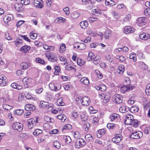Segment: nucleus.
<instances>
[{"instance_id":"1","label":"nucleus","mask_w":150,"mask_h":150,"mask_svg":"<svg viewBox=\"0 0 150 150\" xmlns=\"http://www.w3.org/2000/svg\"><path fill=\"white\" fill-rule=\"evenodd\" d=\"M135 88V86L132 85L127 84L126 85L122 86L120 89V91L122 93H125L132 91Z\"/></svg>"},{"instance_id":"2","label":"nucleus","mask_w":150,"mask_h":150,"mask_svg":"<svg viewBox=\"0 0 150 150\" xmlns=\"http://www.w3.org/2000/svg\"><path fill=\"white\" fill-rule=\"evenodd\" d=\"M86 144V143L84 140L82 138H80L76 140L75 146L77 148L79 149L81 147L84 146Z\"/></svg>"},{"instance_id":"3","label":"nucleus","mask_w":150,"mask_h":150,"mask_svg":"<svg viewBox=\"0 0 150 150\" xmlns=\"http://www.w3.org/2000/svg\"><path fill=\"white\" fill-rule=\"evenodd\" d=\"M49 87L51 88V90L55 91H58L60 90L61 85L59 83H50L49 85Z\"/></svg>"},{"instance_id":"4","label":"nucleus","mask_w":150,"mask_h":150,"mask_svg":"<svg viewBox=\"0 0 150 150\" xmlns=\"http://www.w3.org/2000/svg\"><path fill=\"white\" fill-rule=\"evenodd\" d=\"M122 97L119 94H115L113 97V100L115 103L120 104L123 100Z\"/></svg>"},{"instance_id":"5","label":"nucleus","mask_w":150,"mask_h":150,"mask_svg":"<svg viewBox=\"0 0 150 150\" xmlns=\"http://www.w3.org/2000/svg\"><path fill=\"white\" fill-rule=\"evenodd\" d=\"M55 54L54 53H50L46 54V57L50 62H55L57 61V58L55 56Z\"/></svg>"},{"instance_id":"6","label":"nucleus","mask_w":150,"mask_h":150,"mask_svg":"<svg viewBox=\"0 0 150 150\" xmlns=\"http://www.w3.org/2000/svg\"><path fill=\"white\" fill-rule=\"evenodd\" d=\"M12 128L14 129L17 130L19 132H21L23 129L22 124L19 122H16L13 124Z\"/></svg>"},{"instance_id":"7","label":"nucleus","mask_w":150,"mask_h":150,"mask_svg":"<svg viewBox=\"0 0 150 150\" xmlns=\"http://www.w3.org/2000/svg\"><path fill=\"white\" fill-rule=\"evenodd\" d=\"M133 118V116L130 114L126 115L124 120L125 124L127 125H131Z\"/></svg>"},{"instance_id":"8","label":"nucleus","mask_w":150,"mask_h":150,"mask_svg":"<svg viewBox=\"0 0 150 150\" xmlns=\"http://www.w3.org/2000/svg\"><path fill=\"white\" fill-rule=\"evenodd\" d=\"M142 136V133L140 131L135 132L132 133L130 136L131 139H137L140 138Z\"/></svg>"},{"instance_id":"9","label":"nucleus","mask_w":150,"mask_h":150,"mask_svg":"<svg viewBox=\"0 0 150 150\" xmlns=\"http://www.w3.org/2000/svg\"><path fill=\"white\" fill-rule=\"evenodd\" d=\"M147 19L144 17H140L137 20V23L139 26H142L146 24Z\"/></svg>"},{"instance_id":"10","label":"nucleus","mask_w":150,"mask_h":150,"mask_svg":"<svg viewBox=\"0 0 150 150\" xmlns=\"http://www.w3.org/2000/svg\"><path fill=\"white\" fill-rule=\"evenodd\" d=\"M110 118L112 121H119L120 120V115L116 113H112L110 116Z\"/></svg>"},{"instance_id":"11","label":"nucleus","mask_w":150,"mask_h":150,"mask_svg":"<svg viewBox=\"0 0 150 150\" xmlns=\"http://www.w3.org/2000/svg\"><path fill=\"white\" fill-rule=\"evenodd\" d=\"M34 5L36 8H41L43 7V2L42 0H35Z\"/></svg>"},{"instance_id":"12","label":"nucleus","mask_w":150,"mask_h":150,"mask_svg":"<svg viewBox=\"0 0 150 150\" xmlns=\"http://www.w3.org/2000/svg\"><path fill=\"white\" fill-rule=\"evenodd\" d=\"M7 80L6 78L1 75L0 76V85L2 86H6L7 84Z\"/></svg>"},{"instance_id":"13","label":"nucleus","mask_w":150,"mask_h":150,"mask_svg":"<svg viewBox=\"0 0 150 150\" xmlns=\"http://www.w3.org/2000/svg\"><path fill=\"white\" fill-rule=\"evenodd\" d=\"M90 102L89 98L87 96L83 98L82 99V104L84 106L88 105Z\"/></svg>"},{"instance_id":"14","label":"nucleus","mask_w":150,"mask_h":150,"mask_svg":"<svg viewBox=\"0 0 150 150\" xmlns=\"http://www.w3.org/2000/svg\"><path fill=\"white\" fill-rule=\"evenodd\" d=\"M139 37L141 39L145 40L150 38V35L148 33H143L140 34Z\"/></svg>"},{"instance_id":"15","label":"nucleus","mask_w":150,"mask_h":150,"mask_svg":"<svg viewBox=\"0 0 150 150\" xmlns=\"http://www.w3.org/2000/svg\"><path fill=\"white\" fill-rule=\"evenodd\" d=\"M25 87L27 88L28 87V85L32 81L31 79L30 78H28L27 77H24L23 80Z\"/></svg>"},{"instance_id":"16","label":"nucleus","mask_w":150,"mask_h":150,"mask_svg":"<svg viewBox=\"0 0 150 150\" xmlns=\"http://www.w3.org/2000/svg\"><path fill=\"white\" fill-rule=\"evenodd\" d=\"M25 109L28 111H34L35 110V107L32 104H27L25 106Z\"/></svg>"},{"instance_id":"17","label":"nucleus","mask_w":150,"mask_h":150,"mask_svg":"<svg viewBox=\"0 0 150 150\" xmlns=\"http://www.w3.org/2000/svg\"><path fill=\"white\" fill-rule=\"evenodd\" d=\"M134 32V30L130 26H126L124 28V32L125 33H132Z\"/></svg>"},{"instance_id":"18","label":"nucleus","mask_w":150,"mask_h":150,"mask_svg":"<svg viewBox=\"0 0 150 150\" xmlns=\"http://www.w3.org/2000/svg\"><path fill=\"white\" fill-rule=\"evenodd\" d=\"M138 66L141 69L146 70L148 68V67L145 63L142 62H137Z\"/></svg>"},{"instance_id":"19","label":"nucleus","mask_w":150,"mask_h":150,"mask_svg":"<svg viewBox=\"0 0 150 150\" xmlns=\"http://www.w3.org/2000/svg\"><path fill=\"white\" fill-rule=\"evenodd\" d=\"M106 130L104 129H100L98 130V132L97 133V135L98 138H100L105 134L106 132Z\"/></svg>"},{"instance_id":"20","label":"nucleus","mask_w":150,"mask_h":150,"mask_svg":"<svg viewBox=\"0 0 150 150\" xmlns=\"http://www.w3.org/2000/svg\"><path fill=\"white\" fill-rule=\"evenodd\" d=\"M28 127L29 129H31L34 126V124L35 123V120L33 119H29L28 120Z\"/></svg>"},{"instance_id":"21","label":"nucleus","mask_w":150,"mask_h":150,"mask_svg":"<svg viewBox=\"0 0 150 150\" xmlns=\"http://www.w3.org/2000/svg\"><path fill=\"white\" fill-rule=\"evenodd\" d=\"M3 19L5 23L8 22V21L13 19V16L11 14L7 15L4 16Z\"/></svg>"},{"instance_id":"22","label":"nucleus","mask_w":150,"mask_h":150,"mask_svg":"<svg viewBox=\"0 0 150 150\" xmlns=\"http://www.w3.org/2000/svg\"><path fill=\"white\" fill-rule=\"evenodd\" d=\"M80 82L81 83L86 85H88L89 83L88 79L86 77L82 78L80 80Z\"/></svg>"},{"instance_id":"23","label":"nucleus","mask_w":150,"mask_h":150,"mask_svg":"<svg viewBox=\"0 0 150 150\" xmlns=\"http://www.w3.org/2000/svg\"><path fill=\"white\" fill-rule=\"evenodd\" d=\"M95 88H96L97 90H100L102 91H105L106 89L105 85L103 84H100L98 86H96Z\"/></svg>"},{"instance_id":"24","label":"nucleus","mask_w":150,"mask_h":150,"mask_svg":"<svg viewBox=\"0 0 150 150\" xmlns=\"http://www.w3.org/2000/svg\"><path fill=\"white\" fill-rule=\"evenodd\" d=\"M129 110L128 107L127 106L122 105L119 108V111L122 113H124L128 111Z\"/></svg>"},{"instance_id":"25","label":"nucleus","mask_w":150,"mask_h":150,"mask_svg":"<svg viewBox=\"0 0 150 150\" xmlns=\"http://www.w3.org/2000/svg\"><path fill=\"white\" fill-rule=\"evenodd\" d=\"M125 71L124 66L123 65L121 64L119 67L118 69L117 70V72L120 74H122Z\"/></svg>"},{"instance_id":"26","label":"nucleus","mask_w":150,"mask_h":150,"mask_svg":"<svg viewBox=\"0 0 150 150\" xmlns=\"http://www.w3.org/2000/svg\"><path fill=\"white\" fill-rule=\"evenodd\" d=\"M30 49V47L28 45H25L22 46L21 48V51L24 53H27Z\"/></svg>"},{"instance_id":"27","label":"nucleus","mask_w":150,"mask_h":150,"mask_svg":"<svg viewBox=\"0 0 150 150\" xmlns=\"http://www.w3.org/2000/svg\"><path fill=\"white\" fill-rule=\"evenodd\" d=\"M80 26L81 28L83 29L86 28L88 25V23L87 21H81L80 23Z\"/></svg>"},{"instance_id":"28","label":"nucleus","mask_w":150,"mask_h":150,"mask_svg":"<svg viewBox=\"0 0 150 150\" xmlns=\"http://www.w3.org/2000/svg\"><path fill=\"white\" fill-rule=\"evenodd\" d=\"M111 35V31L110 30H106L104 34L105 38L106 39H108Z\"/></svg>"},{"instance_id":"29","label":"nucleus","mask_w":150,"mask_h":150,"mask_svg":"<svg viewBox=\"0 0 150 150\" xmlns=\"http://www.w3.org/2000/svg\"><path fill=\"white\" fill-rule=\"evenodd\" d=\"M21 5L18 3H16L15 5V8L16 10L18 12H21L22 8Z\"/></svg>"},{"instance_id":"30","label":"nucleus","mask_w":150,"mask_h":150,"mask_svg":"<svg viewBox=\"0 0 150 150\" xmlns=\"http://www.w3.org/2000/svg\"><path fill=\"white\" fill-rule=\"evenodd\" d=\"M91 121L92 123L95 124V125H96L98 124L99 118L97 117L93 116L91 119Z\"/></svg>"},{"instance_id":"31","label":"nucleus","mask_w":150,"mask_h":150,"mask_svg":"<svg viewBox=\"0 0 150 150\" xmlns=\"http://www.w3.org/2000/svg\"><path fill=\"white\" fill-rule=\"evenodd\" d=\"M57 118L60 120L62 122H63L66 119V116L64 114H61L58 115Z\"/></svg>"},{"instance_id":"32","label":"nucleus","mask_w":150,"mask_h":150,"mask_svg":"<svg viewBox=\"0 0 150 150\" xmlns=\"http://www.w3.org/2000/svg\"><path fill=\"white\" fill-rule=\"evenodd\" d=\"M105 4L106 5H110V6H112L114 5L115 3L112 0H106Z\"/></svg>"},{"instance_id":"33","label":"nucleus","mask_w":150,"mask_h":150,"mask_svg":"<svg viewBox=\"0 0 150 150\" xmlns=\"http://www.w3.org/2000/svg\"><path fill=\"white\" fill-rule=\"evenodd\" d=\"M63 139L65 140V142L67 144L70 143L71 141V139L69 136H62Z\"/></svg>"},{"instance_id":"34","label":"nucleus","mask_w":150,"mask_h":150,"mask_svg":"<svg viewBox=\"0 0 150 150\" xmlns=\"http://www.w3.org/2000/svg\"><path fill=\"white\" fill-rule=\"evenodd\" d=\"M15 45L17 47H19L21 46L23 43V41L21 39H18L14 41Z\"/></svg>"},{"instance_id":"35","label":"nucleus","mask_w":150,"mask_h":150,"mask_svg":"<svg viewBox=\"0 0 150 150\" xmlns=\"http://www.w3.org/2000/svg\"><path fill=\"white\" fill-rule=\"evenodd\" d=\"M85 138L87 141L89 142L93 140V137L91 134H87L85 136Z\"/></svg>"},{"instance_id":"36","label":"nucleus","mask_w":150,"mask_h":150,"mask_svg":"<svg viewBox=\"0 0 150 150\" xmlns=\"http://www.w3.org/2000/svg\"><path fill=\"white\" fill-rule=\"evenodd\" d=\"M79 15V13L76 11H74L71 13V17L72 18L75 19L78 17Z\"/></svg>"},{"instance_id":"37","label":"nucleus","mask_w":150,"mask_h":150,"mask_svg":"<svg viewBox=\"0 0 150 150\" xmlns=\"http://www.w3.org/2000/svg\"><path fill=\"white\" fill-rule=\"evenodd\" d=\"M23 110L22 109H17L14 111V114L17 115H21L23 113Z\"/></svg>"},{"instance_id":"38","label":"nucleus","mask_w":150,"mask_h":150,"mask_svg":"<svg viewBox=\"0 0 150 150\" xmlns=\"http://www.w3.org/2000/svg\"><path fill=\"white\" fill-rule=\"evenodd\" d=\"M3 108L5 110L7 111H9L11 110L13 108L12 106L8 105L6 104H4L3 105Z\"/></svg>"},{"instance_id":"39","label":"nucleus","mask_w":150,"mask_h":150,"mask_svg":"<svg viewBox=\"0 0 150 150\" xmlns=\"http://www.w3.org/2000/svg\"><path fill=\"white\" fill-rule=\"evenodd\" d=\"M20 66L22 69H26L28 68V64L26 62H23L21 64Z\"/></svg>"},{"instance_id":"40","label":"nucleus","mask_w":150,"mask_h":150,"mask_svg":"<svg viewBox=\"0 0 150 150\" xmlns=\"http://www.w3.org/2000/svg\"><path fill=\"white\" fill-rule=\"evenodd\" d=\"M130 111L132 112H135L138 111L139 108L136 106H132L130 109Z\"/></svg>"},{"instance_id":"41","label":"nucleus","mask_w":150,"mask_h":150,"mask_svg":"<svg viewBox=\"0 0 150 150\" xmlns=\"http://www.w3.org/2000/svg\"><path fill=\"white\" fill-rule=\"evenodd\" d=\"M56 104L58 106H63L64 105V103L63 102V99L62 98H60L57 100Z\"/></svg>"},{"instance_id":"42","label":"nucleus","mask_w":150,"mask_h":150,"mask_svg":"<svg viewBox=\"0 0 150 150\" xmlns=\"http://www.w3.org/2000/svg\"><path fill=\"white\" fill-rule=\"evenodd\" d=\"M30 37L31 39H35L37 36V33H35V31H31L30 33Z\"/></svg>"},{"instance_id":"43","label":"nucleus","mask_w":150,"mask_h":150,"mask_svg":"<svg viewBox=\"0 0 150 150\" xmlns=\"http://www.w3.org/2000/svg\"><path fill=\"white\" fill-rule=\"evenodd\" d=\"M95 55L91 52H89L88 54V56L87 57V60L88 61H91L92 59L94 58Z\"/></svg>"},{"instance_id":"44","label":"nucleus","mask_w":150,"mask_h":150,"mask_svg":"<svg viewBox=\"0 0 150 150\" xmlns=\"http://www.w3.org/2000/svg\"><path fill=\"white\" fill-rule=\"evenodd\" d=\"M66 46L64 44H62L60 46L59 52L60 53L63 52L65 50Z\"/></svg>"},{"instance_id":"45","label":"nucleus","mask_w":150,"mask_h":150,"mask_svg":"<svg viewBox=\"0 0 150 150\" xmlns=\"http://www.w3.org/2000/svg\"><path fill=\"white\" fill-rule=\"evenodd\" d=\"M55 71L54 72V74L56 75H59V73L60 71V67L57 66H55L54 68Z\"/></svg>"},{"instance_id":"46","label":"nucleus","mask_w":150,"mask_h":150,"mask_svg":"<svg viewBox=\"0 0 150 150\" xmlns=\"http://www.w3.org/2000/svg\"><path fill=\"white\" fill-rule=\"evenodd\" d=\"M80 117L82 121H85L87 120L88 117V116L87 115H86L83 113L80 115Z\"/></svg>"},{"instance_id":"47","label":"nucleus","mask_w":150,"mask_h":150,"mask_svg":"<svg viewBox=\"0 0 150 150\" xmlns=\"http://www.w3.org/2000/svg\"><path fill=\"white\" fill-rule=\"evenodd\" d=\"M77 62L78 64L80 66H82L85 63L84 61L80 58H77Z\"/></svg>"},{"instance_id":"48","label":"nucleus","mask_w":150,"mask_h":150,"mask_svg":"<svg viewBox=\"0 0 150 150\" xmlns=\"http://www.w3.org/2000/svg\"><path fill=\"white\" fill-rule=\"evenodd\" d=\"M129 58L132 59L134 62H136L137 60L136 54L134 53H132L129 55Z\"/></svg>"},{"instance_id":"49","label":"nucleus","mask_w":150,"mask_h":150,"mask_svg":"<svg viewBox=\"0 0 150 150\" xmlns=\"http://www.w3.org/2000/svg\"><path fill=\"white\" fill-rule=\"evenodd\" d=\"M146 93L148 95H150V83L148 84L146 87Z\"/></svg>"},{"instance_id":"50","label":"nucleus","mask_w":150,"mask_h":150,"mask_svg":"<svg viewBox=\"0 0 150 150\" xmlns=\"http://www.w3.org/2000/svg\"><path fill=\"white\" fill-rule=\"evenodd\" d=\"M54 146L57 149H59L60 147V144L57 141H54L53 142Z\"/></svg>"},{"instance_id":"51","label":"nucleus","mask_w":150,"mask_h":150,"mask_svg":"<svg viewBox=\"0 0 150 150\" xmlns=\"http://www.w3.org/2000/svg\"><path fill=\"white\" fill-rule=\"evenodd\" d=\"M42 132V130L39 129H37L34 131L33 132V134L34 135L37 136L41 134Z\"/></svg>"},{"instance_id":"52","label":"nucleus","mask_w":150,"mask_h":150,"mask_svg":"<svg viewBox=\"0 0 150 150\" xmlns=\"http://www.w3.org/2000/svg\"><path fill=\"white\" fill-rule=\"evenodd\" d=\"M72 126L71 125L69 124H67L65 125L63 127L62 130H68L72 128Z\"/></svg>"},{"instance_id":"53","label":"nucleus","mask_w":150,"mask_h":150,"mask_svg":"<svg viewBox=\"0 0 150 150\" xmlns=\"http://www.w3.org/2000/svg\"><path fill=\"white\" fill-rule=\"evenodd\" d=\"M57 21V22H62L63 23H64L66 21V19L60 17L57 18L56 20V21Z\"/></svg>"},{"instance_id":"54","label":"nucleus","mask_w":150,"mask_h":150,"mask_svg":"<svg viewBox=\"0 0 150 150\" xmlns=\"http://www.w3.org/2000/svg\"><path fill=\"white\" fill-rule=\"evenodd\" d=\"M48 103L44 102V101H41L40 103V105L41 107H47V106H49Z\"/></svg>"},{"instance_id":"55","label":"nucleus","mask_w":150,"mask_h":150,"mask_svg":"<svg viewBox=\"0 0 150 150\" xmlns=\"http://www.w3.org/2000/svg\"><path fill=\"white\" fill-rule=\"evenodd\" d=\"M36 61L37 62L44 64L45 63V61L39 58H37L36 59Z\"/></svg>"},{"instance_id":"56","label":"nucleus","mask_w":150,"mask_h":150,"mask_svg":"<svg viewBox=\"0 0 150 150\" xmlns=\"http://www.w3.org/2000/svg\"><path fill=\"white\" fill-rule=\"evenodd\" d=\"M96 74L98 77L100 79H101L103 77V75L101 72L99 70H96Z\"/></svg>"},{"instance_id":"57","label":"nucleus","mask_w":150,"mask_h":150,"mask_svg":"<svg viewBox=\"0 0 150 150\" xmlns=\"http://www.w3.org/2000/svg\"><path fill=\"white\" fill-rule=\"evenodd\" d=\"M24 94L26 98L28 99H30L32 98V96L30 93H28L26 92Z\"/></svg>"},{"instance_id":"58","label":"nucleus","mask_w":150,"mask_h":150,"mask_svg":"<svg viewBox=\"0 0 150 150\" xmlns=\"http://www.w3.org/2000/svg\"><path fill=\"white\" fill-rule=\"evenodd\" d=\"M115 138L118 139V141H121L122 139V135L120 134H116L115 135Z\"/></svg>"},{"instance_id":"59","label":"nucleus","mask_w":150,"mask_h":150,"mask_svg":"<svg viewBox=\"0 0 150 150\" xmlns=\"http://www.w3.org/2000/svg\"><path fill=\"white\" fill-rule=\"evenodd\" d=\"M90 124L89 123L86 122L83 125V127L85 128L86 131L88 130V128L90 126Z\"/></svg>"},{"instance_id":"60","label":"nucleus","mask_w":150,"mask_h":150,"mask_svg":"<svg viewBox=\"0 0 150 150\" xmlns=\"http://www.w3.org/2000/svg\"><path fill=\"white\" fill-rule=\"evenodd\" d=\"M131 125H133L137 127L139 125L137 120H136L134 119L133 118V120H132Z\"/></svg>"},{"instance_id":"61","label":"nucleus","mask_w":150,"mask_h":150,"mask_svg":"<svg viewBox=\"0 0 150 150\" xmlns=\"http://www.w3.org/2000/svg\"><path fill=\"white\" fill-rule=\"evenodd\" d=\"M115 126V124L112 123H108L107 125V127L110 129H114Z\"/></svg>"},{"instance_id":"62","label":"nucleus","mask_w":150,"mask_h":150,"mask_svg":"<svg viewBox=\"0 0 150 150\" xmlns=\"http://www.w3.org/2000/svg\"><path fill=\"white\" fill-rule=\"evenodd\" d=\"M79 44H80V50H81L86 48V45L85 44L81 43H79Z\"/></svg>"},{"instance_id":"63","label":"nucleus","mask_w":150,"mask_h":150,"mask_svg":"<svg viewBox=\"0 0 150 150\" xmlns=\"http://www.w3.org/2000/svg\"><path fill=\"white\" fill-rule=\"evenodd\" d=\"M5 38L8 40H11V38L9 36V33L8 32L5 33Z\"/></svg>"},{"instance_id":"64","label":"nucleus","mask_w":150,"mask_h":150,"mask_svg":"<svg viewBox=\"0 0 150 150\" xmlns=\"http://www.w3.org/2000/svg\"><path fill=\"white\" fill-rule=\"evenodd\" d=\"M144 13L146 16H150V8H146L144 11Z\"/></svg>"}]
</instances>
